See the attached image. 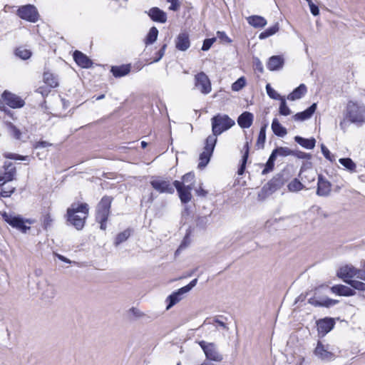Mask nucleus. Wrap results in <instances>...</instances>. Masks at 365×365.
Instances as JSON below:
<instances>
[{
  "instance_id": "obj_27",
  "label": "nucleus",
  "mask_w": 365,
  "mask_h": 365,
  "mask_svg": "<svg viewBox=\"0 0 365 365\" xmlns=\"http://www.w3.org/2000/svg\"><path fill=\"white\" fill-rule=\"evenodd\" d=\"M331 291L339 296L344 297H351L356 294V292L353 289L343 284L332 286L331 287Z\"/></svg>"
},
{
  "instance_id": "obj_26",
  "label": "nucleus",
  "mask_w": 365,
  "mask_h": 365,
  "mask_svg": "<svg viewBox=\"0 0 365 365\" xmlns=\"http://www.w3.org/2000/svg\"><path fill=\"white\" fill-rule=\"evenodd\" d=\"M316 109L317 103H314L304 111L296 113L292 118L295 121H304L308 120L314 113Z\"/></svg>"
},
{
  "instance_id": "obj_59",
  "label": "nucleus",
  "mask_w": 365,
  "mask_h": 365,
  "mask_svg": "<svg viewBox=\"0 0 365 365\" xmlns=\"http://www.w3.org/2000/svg\"><path fill=\"white\" fill-rule=\"evenodd\" d=\"M245 138H246V142L243 147L244 154H243L242 158L248 159L249 152H250V143L251 142V140L250 141L248 140V138H247V135H245Z\"/></svg>"
},
{
  "instance_id": "obj_39",
  "label": "nucleus",
  "mask_w": 365,
  "mask_h": 365,
  "mask_svg": "<svg viewBox=\"0 0 365 365\" xmlns=\"http://www.w3.org/2000/svg\"><path fill=\"white\" fill-rule=\"evenodd\" d=\"M276 158H277L274 155H272V153L270 154V155L265 164V167L262 171V175H265V174L273 170L274 167V161H275Z\"/></svg>"
},
{
  "instance_id": "obj_3",
  "label": "nucleus",
  "mask_w": 365,
  "mask_h": 365,
  "mask_svg": "<svg viewBox=\"0 0 365 365\" xmlns=\"http://www.w3.org/2000/svg\"><path fill=\"white\" fill-rule=\"evenodd\" d=\"M113 200L112 197L104 195L97 205L96 220L100 224V228L102 230H106V222L110 213Z\"/></svg>"
},
{
  "instance_id": "obj_51",
  "label": "nucleus",
  "mask_w": 365,
  "mask_h": 365,
  "mask_svg": "<svg viewBox=\"0 0 365 365\" xmlns=\"http://www.w3.org/2000/svg\"><path fill=\"white\" fill-rule=\"evenodd\" d=\"M215 41H216V38L215 37L210 38H205L203 41V43H202L201 50L203 51H208Z\"/></svg>"
},
{
  "instance_id": "obj_63",
  "label": "nucleus",
  "mask_w": 365,
  "mask_h": 365,
  "mask_svg": "<svg viewBox=\"0 0 365 365\" xmlns=\"http://www.w3.org/2000/svg\"><path fill=\"white\" fill-rule=\"evenodd\" d=\"M354 277H356L361 280L365 281V269H360L356 268V271L354 273Z\"/></svg>"
},
{
  "instance_id": "obj_32",
  "label": "nucleus",
  "mask_w": 365,
  "mask_h": 365,
  "mask_svg": "<svg viewBox=\"0 0 365 365\" xmlns=\"http://www.w3.org/2000/svg\"><path fill=\"white\" fill-rule=\"evenodd\" d=\"M272 130L274 134L278 137H284L287 135V129L281 125L277 118H274L272 123Z\"/></svg>"
},
{
  "instance_id": "obj_34",
  "label": "nucleus",
  "mask_w": 365,
  "mask_h": 365,
  "mask_svg": "<svg viewBox=\"0 0 365 365\" xmlns=\"http://www.w3.org/2000/svg\"><path fill=\"white\" fill-rule=\"evenodd\" d=\"M339 162L350 173H355L356 171V165L350 158H340Z\"/></svg>"
},
{
  "instance_id": "obj_38",
  "label": "nucleus",
  "mask_w": 365,
  "mask_h": 365,
  "mask_svg": "<svg viewBox=\"0 0 365 365\" xmlns=\"http://www.w3.org/2000/svg\"><path fill=\"white\" fill-rule=\"evenodd\" d=\"M292 150L287 147H277L272 151V154L276 158L277 156L287 157L292 155Z\"/></svg>"
},
{
  "instance_id": "obj_7",
  "label": "nucleus",
  "mask_w": 365,
  "mask_h": 365,
  "mask_svg": "<svg viewBox=\"0 0 365 365\" xmlns=\"http://www.w3.org/2000/svg\"><path fill=\"white\" fill-rule=\"evenodd\" d=\"M197 283V279H192L188 284L178 289L177 291L173 292L170 294L167 299L166 302L168 303L166 309L168 310L177 303L181 301L183 298V295L189 292Z\"/></svg>"
},
{
  "instance_id": "obj_6",
  "label": "nucleus",
  "mask_w": 365,
  "mask_h": 365,
  "mask_svg": "<svg viewBox=\"0 0 365 365\" xmlns=\"http://www.w3.org/2000/svg\"><path fill=\"white\" fill-rule=\"evenodd\" d=\"M2 219L11 227L26 233L31 229V227L26 225V222L29 225L33 223V220L30 219H24L19 215H16L14 212H4L1 213Z\"/></svg>"
},
{
  "instance_id": "obj_13",
  "label": "nucleus",
  "mask_w": 365,
  "mask_h": 365,
  "mask_svg": "<svg viewBox=\"0 0 365 365\" xmlns=\"http://www.w3.org/2000/svg\"><path fill=\"white\" fill-rule=\"evenodd\" d=\"M314 354L318 359L325 362L333 361L335 359V354L329 351V345L323 344L321 341H318L314 350Z\"/></svg>"
},
{
  "instance_id": "obj_57",
  "label": "nucleus",
  "mask_w": 365,
  "mask_h": 365,
  "mask_svg": "<svg viewBox=\"0 0 365 365\" xmlns=\"http://www.w3.org/2000/svg\"><path fill=\"white\" fill-rule=\"evenodd\" d=\"M214 323H216L219 326H220L221 327L225 329L226 328V324L225 322L219 320L217 318H215L213 319H206L203 323L204 325H206V324H214Z\"/></svg>"
},
{
  "instance_id": "obj_14",
  "label": "nucleus",
  "mask_w": 365,
  "mask_h": 365,
  "mask_svg": "<svg viewBox=\"0 0 365 365\" xmlns=\"http://www.w3.org/2000/svg\"><path fill=\"white\" fill-rule=\"evenodd\" d=\"M195 86L204 95L210 93L212 90L211 82L204 72L195 76Z\"/></svg>"
},
{
  "instance_id": "obj_64",
  "label": "nucleus",
  "mask_w": 365,
  "mask_h": 365,
  "mask_svg": "<svg viewBox=\"0 0 365 365\" xmlns=\"http://www.w3.org/2000/svg\"><path fill=\"white\" fill-rule=\"evenodd\" d=\"M310 11L312 14L314 16H318L319 14V9L318 6L314 4L313 2L309 4Z\"/></svg>"
},
{
  "instance_id": "obj_4",
  "label": "nucleus",
  "mask_w": 365,
  "mask_h": 365,
  "mask_svg": "<svg viewBox=\"0 0 365 365\" xmlns=\"http://www.w3.org/2000/svg\"><path fill=\"white\" fill-rule=\"evenodd\" d=\"M4 171L0 175V196L2 197H10L15 191L14 187H11L8 190H4V186L8 182L14 179L16 170L15 166L11 162L6 161L3 166Z\"/></svg>"
},
{
  "instance_id": "obj_36",
  "label": "nucleus",
  "mask_w": 365,
  "mask_h": 365,
  "mask_svg": "<svg viewBox=\"0 0 365 365\" xmlns=\"http://www.w3.org/2000/svg\"><path fill=\"white\" fill-rule=\"evenodd\" d=\"M279 29V26L278 23H276L273 26L267 28L264 31L261 32L259 35V38L262 40L265 39L274 34H275Z\"/></svg>"
},
{
  "instance_id": "obj_17",
  "label": "nucleus",
  "mask_w": 365,
  "mask_h": 365,
  "mask_svg": "<svg viewBox=\"0 0 365 365\" xmlns=\"http://www.w3.org/2000/svg\"><path fill=\"white\" fill-rule=\"evenodd\" d=\"M334 325L335 321L331 317H325L318 320L317 322V326L319 335L322 337L324 336L334 329Z\"/></svg>"
},
{
  "instance_id": "obj_45",
  "label": "nucleus",
  "mask_w": 365,
  "mask_h": 365,
  "mask_svg": "<svg viewBox=\"0 0 365 365\" xmlns=\"http://www.w3.org/2000/svg\"><path fill=\"white\" fill-rule=\"evenodd\" d=\"M266 91L268 96L272 99L281 101L282 98H284L269 83L266 85Z\"/></svg>"
},
{
  "instance_id": "obj_40",
  "label": "nucleus",
  "mask_w": 365,
  "mask_h": 365,
  "mask_svg": "<svg viewBox=\"0 0 365 365\" xmlns=\"http://www.w3.org/2000/svg\"><path fill=\"white\" fill-rule=\"evenodd\" d=\"M131 230L130 229H127L120 233H118L115 237V245L118 246V245L123 243L130 236Z\"/></svg>"
},
{
  "instance_id": "obj_28",
  "label": "nucleus",
  "mask_w": 365,
  "mask_h": 365,
  "mask_svg": "<svg viewBox=\"0 0 365 365\" xmlns=\"http://www.w3.org/2000/svg\"><path fill=\"white\" fill-rule=\"evenodd\" d=\"M130 64H122L120 66H113L110 68V73L115 78H121L130 72Z\"/></svg>"
},
{
  "instance_id": "obj_46",
  "label": "nucleus",
  "mask_w": 365,
  "mask_h": 365,
  "mask_svg": "<svg viewBox=\"0 0 365 365\" xmlns=\"http://www.w3.org/2000/svg\"><path fill=\"white\" fill-rule=\"evenodd\" d=\"M190 235H191V230H190V229H188L187 230V232H186L182 241L181 242L178 249L177 250L176 253H178L179 252V250L186 248L190 245Z\"/></svg>"
},
{
  "instance_id": "obj_60",
  "label": "nucleus",
  "mask_w": 365,
  "mask_h": 365,
  "mask_svg": "<svg viewBox=\"0 0 365 365\" xmlns=\"http://www.w3.org/2000/svg\"><path fill=\"white\" fill-rule=\"evenodd\" d=\"M254 68L256 71L261 73L264 72V67L262 63L258 58H254Z\"/></svg>"
},
{
  "instance_id": "obj_42",
  "label": "nucleus",
  "mask_w": 365,
  "mask_h": 365,
  "mask_svg": "<svg viewBox=\"0 0 365 365\" xmlns=\"http://www.w3.org/2000/svg\"><path fill=\"white\" fill-rule=\"evenodd\" d=\"M246 86V79L244 76L239 78L232 84V90L233 91H239Z\"/></svg>"
},
{
  "instance_id": "obj_31",
  "label": "nucleus",
  "mask_w": 365,
  "mask_h": 365,
  "mask_svg": "<svg viewBox=\"0 0 365 365\" xmlns=\"http://www.w3.org/2000/svg\"><path fill=\"white\" fill-rule=\"evenodd\" d=\"M307 91L306 86L302 83L287 96V99L289 101L300 99L307 93Z\"/></svg>"
},
{
  "instance_id": "obj_16",
  "label": "nucleus",
  "mask_w": 365,
  "mask_h": 365,
  "mask_svg": "<svg viewBox=\"0 0 365 365\" xmlns=\"http://www.w3.org/2000/svg\"><path fill=\"white\" fill-rule=\"evenodd\" d=\"M173 185L178 191L181 202L184 204L189 202L192 197L190 192L192 187L191 185H184L183 182H180L179 180H175L173 182Z\"/></svg>"
},
{
  "instance_id": "obj_1",
  "label": "nucleus",
  "mask_w": 365,
  "mask_h": 365,
  "mask_svg": "<svg viewBox=\"0 0 365 365\" xmlns=\"http://www.w3.org/2000/svg\"><path fill=\"white\" fill-rule=\"evenodd\" d=\"M89 206L86 202H73L67 208L65 218L68 225L73 226L77 230H81L86 224L88 217Z\"/></svg>"
},
{
  "instance_id": "obj_54",
  "label": "nucleus",
  "mask_w": 365,
  "mask_h": 365,
  "mask_svg": "<svg viewBox=\"0 0 365 365\" xmlns=\"http://www.w3.org/2000/svg\"><path fill=\"white\" fill-rule=\"evenodd\" d=\"M167 48V44L164 43L161 48L159 49V51L155 53V56L154 59L153 60L152 63H156L158 62L164 56L165 50Z\"/></svg>"
},
{
  "instance_id": "obj_35",
  "label": "nucleus",
  "mask_w": 365,
  "mask_h": 365,
  "mask_svg": "<svg viewBox=\"0 0 365 365\" xmlns=\"http://www.w3.org/2000/svg\"><path fill=\"white\" fill-rule=\"evenodd\" d=\"M268 124L264 123L263 125L261 126L259 133L258 135V138L256 143V146L258 148H264V143L266 140V129Z\"/></svg>"
},
{
  "instance_id": "obj_8",
  "label": "nucleus",
  "mask_w": 365,
  "mask_h": 365,
  "mask_svg": "<svg viewBox=\"0 0 365 365\" xmlns=\"http://www.w3.org/2000/svg\"><path fill=\"white\" fill-rule=\"evenodd\" d=\"M198 344L202 349L205 355L206 360L215 362H220L222 361L223 356L218 351L215 344L202 340L198 341Z\"/></svg>"
},
{
  "instance_id": "obj_49",
  "label": "nucleus",
  "mask_w": 365,
  "mask_h": 365,
  "mask_svg": "<svg viewBox=\"0 0 365 365\" xmlns=\"http://www.w3.org/2000/svg\"><path fill=\"white\" fill-rule=\"evenodd\" d=\"M31 51L25 48H17L16 55L23 60H27L31 56Z\"/></svg>"
},
{
  "instance_id": "obj_50",
  "label": "nucleus",
  "mask_w": 365,
  "mask_h": 365,
  "mask_svg": "<svg viewBox=\"0 0 365 365\" xmlns=\"http://www.w3.org/2000/svg\"><path fill=\"white\" fill-rule=\"evenodd\" d=\"M321 150L323 155L327 160H329L331 163H333L335 160L334 155L331 153L329 150L324 144L321 145Z\"/></svg>"
},
{
  "instance_id": "obj_18",
  "label": "nucleus",
  "mask_w": 365,
  "mask_h": 365,
  "mask_svg": "<svg viewBox=\"0 0 365 365\" xmlns=\"http://www.w3.org/2000/svg\"><path fill=\"white\" fill-rule=\"evenodd\" d=\"M145 13L155 23L165 24L168 20L167 13L157 6L150 8Z\"/></svg>"
},
{
  "instance_id": "obj_44",
  "label": "nucleus",
  "mask_w": 365,
  "mask_h": 365,
  "mask_svg": "<svg viewBox=\"0 0 365 365\" xmlns=\"http://www.w3.org/2000/svg\"><path fill=\"white\" fill-rule=\"evenodd\" d=\"M279 113L280 115H284V116L289 115L292 113L291 110L289 109V108L288 107V106L287 104V102H286V100L284 98H282L280 101Z\"/></svg>"
},
{
  "instance_id": "obj_62",
  "label": "nucleus",
  "mask_w": 365,
  "mask_h": 365,
  "mask_svg": "<svg viewBox=\"0 0 365 365\" xmlns=\"http://www.w3.org/2000/svg\"><path fill=\"white\" fill-rule=\"evenodd\" d=\"M10 130H11L12 135L16 139H19L20 138L21 133L15 125H14L12 124H10Z\"/></svg>"
},
{
  "instance_id": "obj_23",
  "label": "nucleus",
  "mask_w": 365,
  "mask_h": 365,
  "mask_svg": "<svg viewBox=\"0 0 365 365\" xmlns=\"http://www.w3.org/2000/svg\"><path fill=\"white\" fill-rule=\"evenodd\" d=\"M308 303L314 307H331L339 303V300L332 299L329 297H325L322 299H319L317 297H311L308 299Z\"/></svg>"
},
{
  "instance_id": "obj_30",
  "label": "nucleus",
  "mask_w": 365,
  "mask_h": 365,
  "mask_svg": "<svg viewBox=\"0 0 365 365\" xmlns=\"http://www.w3.org/2000/svg\"><path fill=\"white\" fill-rule=\"evenodd\" d=\"M294 141L306 149H313L316 145L314 138H305L299 135L294 137Z\"/></svg>"
},
{
  "instance_id": "obj_37",
  "label": "nucleus",
  "mask_w": 365,
  "mask_h": 365,
  "mask_svg": "<svg viewBox=\"0 0 365 365\" xmlns=\"http://www.w3.org/2000/svg\"><path fill=\"white\" fill-rule=\"evenodd\" d=\"M289 191L292 192H299L305 188V185L298 179L294 178L288 185Z\"/></svg>"
},
{
  "instance_id": "obj_47",
  "label": "nucleus",
  "mask_w": 365,
  "mask_h": 365,
  "mask_svg": "<svg viewBox=\"0 0 365 365\" xmlns=\"http://www.w3.org/2000/svg\"><path fill=\"white\" fill-rule=\"evenodd\" d=\"M210 224V216H202L197 217L196 220V225L200 229H205Z\"/></svg>"
},
{
  "instance_id": "obj_24",
  "label": "nucleus",
  "mask_w": 365,
  "mask_h": 365,
  "mask_svg": "<svg viewBox=\"0 0 365 365\" xmlns=\"http://www.w3.org/2000/svg\"><path fill=\"white\" fill-rule=\"evenodd\" d=\"M284 64V59L281 56H271L267 63V68L271 71H279L282 69Z\"/></svg>"
},
{
  "instance_id": "obj_22",
  "label": "nucleus",
  "mask_w": 365,
  "mask_h": 365,
  "mask_svg": "<svg viewBox=\"0 0 365 365\" xmlns=\"http://www.w3.org/2000/svg\"><path fill=\"white\" fill-rule=\"evenodd\" d=\"M356 267L353 265H345L337 271L336 275L339 278L341 279L344 282L345 280H351L354 277Z\"/></svg>"
},
{
  "instance_id": "obj_2",
  "label": "nucleus",
  "mask_w": 365,
  "mask_h": 365,
  "mask_svg": "<svg viewBox=\"0 0 365 365\" xmlns=\"http://www.w3.org/2000/svg\"><path fill=\"white\" fill-rule=\"evenodd\" d=\"M211 124L212 134L208 135L207 138L214 137L213 140L217 142V136L231 128L235 125V122L229 115L218 113L211 118Z\"/></svg>"
},
{
  "instance_id": "obj_15",
  "label": "nucleus",
  "mask_w": 365,
  "mask_h": 365,
  "mask_svg": "<svg viewBox=\"0 0 365 365\" xmlns=\"http://www.w3.org/2000/svg\"><path fill=\"white\" fill-rule=\"evenodd\" d=\"M1 98L6 105L11 108H21L24 106V101L19 96L9 91H4L1 94Z\"/></svg>"
},
{
  "instance_id": "obj_53",
  "label": "nucleus",
  "mask_w": 365,
  "mask_h": 365,
  "mask_svg": "<svg viewBox=\"0 0 365 365\" xmlns=\"http://www.w3.org/2000/svg\"><path fill=\"white\" fill-rule=\"evenodd\" d=\"M56 294L55 289L53 286L48 285L46 290L43 293V297L45 299H49L54 297Z\"/></svg>"
},
{
  "instance_id": "obj_33",
  "label": "nucleus",
  "mask_w": 365,
  "mask_h": 365,
  "mask_svg": "<svg viewBox=\"0 0 365 365\" xmlns=\"http://www.w3.org/2000/svg\"><path fill=\"white\" fill-rule=\"evenodd\" d=\"M158 29L155 26H152L145 38V44L148 46L154 43L158 38Z\"/></svg>"
},
{
  "instance_id": "obj_52",
  "label": "nucleus",
  "mask_w": 365,
  "mask_h": 365,
  "mask_svg": "<svg viewBox=\"0 0 365 365\" xmlns=\"http://www.w3.org/2000/svg\"><path fill=\"white\" fill-rule=\"evenodd\" d=\"M194 180H195V174L193 173H187L182 177L181 182H183L184 185H185V183H189L187 185H191L192 187Z\"/></svg>"
},
{
  "instance_id": "obj_48",
  "label": "nucleus",
  "mask_w": 365,
  "mask_h": 365,
  "mask_svg": "<svg viewBox=\"0 0 365 365\" xmlns=\"http://www.w3.org/2000/svg\"><path fill=\"white\" fill-rule=\"evenodd\" d=\"M310 211L316 214L319 218H327L329 217V214L324 211L322 207L314 205L311 207Z\"/></svg>"
},
{
  "instance_id": "obj_25",
  "label": "nucleus",
  "mask_w": 365,
  "mask_h": 365,
  "mask_svg": "<svg viewBox=\"0 0 365 365\" xmlns=\"http://www.w3.org/2000/svg\"><path fill=\"white\" fill-rule=\"evenodd\" d=\"M254 115L249 111L241 113L237 120L239 126L243 129L249 128L252 125Z\"/></svg>"
},
{
  "instance_id": "obj_55",
  "label": "nucleus",
  "mask_w": 365,
  "mask_h": 365,
  "mask_svg": "<svg viewBox=\"0 0 365 365\" xmlns=\"http://www.w3.org/2000/svg\"><path fill=\"white\" fill-rule=\"evenodd\" d=\"M292 155L299 159L309 160L312 158L311 154L302 152L301 150H292Z\"/></svg>"
},
{
  "instance_id": "obj_19",
  "label": "nucleus",
  "mask_w": 365,
  "mask_h": 365,
  "mask_svg": "<svg viewBox=\"0 0 365 365\" xmlns=\"http://www.w3.org/2000/svg\"><path fill=\"white\" fill-rule=\"evenodd\" d=\"M331 191V184L322 174L318 175L317 195L319 197H328Z\"/></svg>"
},
{
  "instance_id": "obj_43",
  "label": "nucleus",
  "mask_w": 365,
  "mask_h": 365,
  "mask_svg": "<svg viewBox=\"0 0 365 365\" xmlns=\"http://www.w3.org/2000/svg\"><path fill=\"white\" fill-rule=\"evenodd\" d=\"M43 80L44 82L51 88H55L58 86L56 79L53 76L51 73L45 72L43 73Z\"/></svg>"
},
{
  "instance_id": "obj_41",
  "label": "nucleus",
  "mask_w": 365,
  "mask_h": 365,
  "mask_svg": "<svg viewBox=\"0 0 365 365\" xmlns=\"http://www.w3.org/2000/svg\"><path fill=\"white\" fill-rule=\"evenodd\" d=\"M345 283L350 285L353 288L354 290L356 289L359 291H365V283L364 282L351 279V280H345Z\"/></svg>"
},
{
  "instance_id": "obj_58",
  "label": "nucleus",
  "mask_w": 365,
  "mask_h": 365,
  "mask_svg": "<svg viewBox=\"0 0 365 365\" xmlns=\"http://www.w3.org/2000/svg\"><path fill=\"white\" fill-rule=\"evenodd\" d=\"M170 4L169 9L173 11H177L180 9V4L179 0H167Z\"/></svg>"
},
{
  "instance_id": "obj_9",
  "label": "nucleus",
  "mask_w": 365,
  "mask_h": 365,
  "mask_svg": "<svg viewBox=\"0 0 365 365\" xmlns=\"http://www.w3.org/2000/svg\"><path fill=\"white\" fill-rule=\"evenodd\" d=\"M16 14L20 19L31 23L37 22L40 17L36 7L32 4L20 6L16 11Z\"/></svg>"
},
{
  "instance_id": "obj_56",
  "label": "nucleus",
  "mask_w": 365,
  "mask_h": 365,
  "mask_svg": "<svg viewBox=\"0 0 365 365\" xmlns=\"http://www.w3.org/2000/svg\"><path fill=\"white\" fill-rule=\"evenodd\" d=\"M53 219L49 213H46L43 216V227L44 230H47L51 227Z\"/></svg>"
},
{
  "instance_id": "obj_11",
  "label": "nucleus",
  "mask_w": 365,
  "mask_h": 365,
  "mask_svg": "<svg viewBox=\"0 0 365 365\" xmlns=\"http://www.w3.org/2000/svg\"><path fill=\"white\" fill-rule=\"evenodd\" d=\"M284 179L283 175H276L262 187L259 196L263 195V197H266L270 195L274 192L279 190L284 185Z\"/></svg>"
},
{
  "instance_id": "obj_21",
  "label": "nucleus",
  "mask_w": 365,
  "mask_h": 365,
  "mask_svg": "<svg viewBox=\"0 0 365 365\" xmlns=\"http://www.w3.org/2000/svg\"><path fill=\"white\" fill-rule=\"evenodd\" d=\"M190 46L189 34L186 32H182L178 34L175 40V47L178 50L185 51Z\"/></svg>"
},
{
  "instance_id": "obj_10",
  "label": "nucleus",
  "mask_w": 365,
  "mask_h": 365,
  "mask_svg": "<svg viewBox=\"0 0 365 365\" xmlns=\"http://www.w3.org/2000/svg\"><path fill=\"white\" fill-rule=\"evenodd\" d=\"M213 138H207L205 142L204 150L200 155L198 168L202 169L206 167L210 160L217 142L213 140Z\"/></svg>"
},
{
  "instance_id": "obj_61",
  "label": "nucleus",
  "mask_w": 365,
  "mask_h": 365,
  "mask_svg": "<svg viewBox=\"0 0 365 365\" xmlns=\"http://www.w3.org/2000/svg\"><path fill=\"white\" fill-rule=\"evenodd\" d=\"M5 158L9 159H14V160H24L26 158V156H23L19 154L16 153H6L4 155Z\"/></svg>"
},
{
  "instance_id": "obj_5",
  "label": "nucleus",
  "mask_w": 365,
  "mask_h": 365,
  "mask_svg": "<svg viewBox=\"0 0 365 365\" xmlns=\"http://www.w3.org/2000/svg\"><path fill=\"white\" fill-rule=\"evenodd\" d=\"M345 117L352 123L361 125L365 122V106L350 101L346 108Z\"/></svg>"
},
{
  "instance_id": "obj_12",
  "label": "nucleus",
  "mask_w": 365,
  "mask_h": 365,
  "mask_svg": "<svg viewBox=\"0 0 365 365\" xmlns=\"http://www.w3.org/2000/svg\"><path fill=\"white\" fill-rule=\"evenodd\" d=\"M150 183L152 187L159 193L173 194L175 192L174 185L168 179L160 177L153 178Z\"/></svg>"
},
{
  "instance_id": "obj_29",
  "label": "nucleus",
  "mask_w": 365,
  "mask_h": 365,
  "mask_svg": "<svg viewBox=\"0 0 365 365\" xmlns=\"http://www.w3.org/2000/svg\"><path fill=\"white\" fill-rule=\"evenodd\" d=\"M247 21L250 26L257 29L263 28L267 24V20L263 16L258 15L250 16L247 18Z\"/></svg>"
},
{
  "instance_id": "obj_20",
  "label": "nucleus",
  "mask_w": 365,
  "mask_h": 365,
  "mask_svg": "<svg viewBox=\"0 0 365 365\" xmlns=\"http://www.w3.org/2000/svg\"><path fill=\"white\" fill-rule=\"evenodd\" d=\"M73 58L76 63L83 68H89L93 66V61L83 52L76 50L73 53Z\"/></svg>"
}]
</instances>
